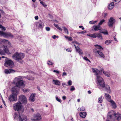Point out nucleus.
Segmentation results:
<instances>
[{"instance_id":"nucleus-16","label":"nucleus","mask_w":121,"mask_h":121,"mask_svg":"<svg viewBox=\"0 0 121 121\" xmlns=\"http://www.w3.org/2000/svg\"><path fill=\"white\" fill-rule=\"evenodd\" d=\"M16 86L17 87H19L21 86H23L24 85L23 81V80L17 82H16Z\"/></svg>"},{"instance_id":"nucleus-45","label":"nucleus","mask_w":121,"mask_h":121,"mask_svg":"<svg viewBox=\"0 0 121 121\" xmlns=\"http://www.w3.org/2000/svg\"><path fill=\"white\" fill-rule=\"evenodd\" d=\"M113 1L116 2V3H118L120 2L121 0H113Z\"/></svg>"},{"instance_id":"nucleus-22","label":"nucleus","mask_w":121,"mask_h":121,"mask_svg":"<svg viewBox=\"0 0 121 121\" xmlns=\"http://www.w3.org/2000/svg\"><path fill=\"white\" fill-rule=\"evenodd\" d=\"M52 81L56 85L60 86V82L59 80L53 79Z\"/></svg>"},{"instance_id":"nucleus-53","label":"nucleus","mask_w":121,"mask_h":121,"mask_svg":"<svg viewBox=\"0 0 121 121\" xmlns=\"http://www.w3.org/2000/svg\"><path fill=\"white\" fill-rule=\"evenodd\" d=\"M58 37V36H56L55 35H53L52 36V38L53 39H56V37Z\"/></svg>"},{"instance_id":"nucleus-57","label":"nucleus","mask_w":121,"mask_h":121,"mask_svg":"<svg viewBox=\"0 0 121 121\" xmlns=\"http://www.w3.org/2000/svg\"><path fill=\"white\" fill-rule=\"evenodd\" d=\"M35 19L36 20H38L39 18L38 17V16H36L35 17Z\"/></svg>"},{"instance_id":"nucleus-5","label":"nucleus","mask_w":121,"mask_h":121,"mask_svg":"<svg viewBox=\"0 0 121 121\" xmlns=\"http://www.w3.org/2000/svg\"><path fill=\"white\" fill-rule=\"evenodd\" d=\"M4 65V66L8 67L9 68H12L14 66L13 62L10 60H6Z\"/></svg>"},{"instance_id":"nucleus-42","label":"nucleus","mask_w":121,"mask_h":121,"mask_svg":"<svg viewBox=\"0 0 121 121\" xmlns=\"http://www.w3.org/2000/svg\"><path fill=\"white\" fill-rule=\"evenodd\" d=\"M68 86H71L72 84V81L70 80H69L68 82Z\"/></svg>"},{"instance_id":"nucleus-56","label":"nucleus","mask_w":121,"mask_h":121,"mask_svg":"<svg viewBox=\"0 0 121 121\" xmlns=\"http://www.w3.org/2000/svg\"><path fill=\"white\" fill-rule=\"evenodd\" d=\"M37 89L39 91H40L41 92H42V91H41L40 90V87L39 86H38L37 87Z\"/></svg>"},{"instance_id":"nucleus-7","label":"nucleus","mask_w":121,"mask_h":121,"mask_svg":"<svg viewBox=\"0 0 121 121\" xmlns=\"http://www.w3.org/2000/svg\"><path fill=\"white\" fill-rule=\"evenodd\" d=\"M14 109L17 111H20L22 109V103L20 102H18L17 103L13 105Z\"/></svg>"},{"instance_id":"nucleus-47","label":"nucleus","mask_w":121,"mask_h":121,"mask_svg":"<svg viewBox=\"0 0 121 121\" xmlns=\"http://www.w3.org/2000/svg\"><path fill=\"white\" fill-rule=\"evenodd\" d=\"M46 29L47 31H48L50 30V28L49 27H46Z\"/></svg>"},{"instance_id":"nucleus-3","label":"nucleus","mask_w":121,"mask_h":121,"mask_svg":"<svg viewBox=\"0 0 121 121\" xmlns=\"http://www.w3.org/2000/svg\"><path fill=\"white\" fill-rule=\"evenodd\" d=\"M92 70L93 72L95 73V75H96L97 80L98 82H99L100 83V81H102L101 80H103V78L102 77L99 76V75L100 74L101 72L100 70H99L97 69H95V70L93 68H92Z\"/></svg>"},{"instance_id":"nucleus-55","label":"nucleus","mask_w":121,"mask_h":121,"mask_svg":"<svg viewBox=\"0 0 121 121\" xmlns=\"http://www.w3.org/2000/svg\"><path fill=\"white\" fill-rule=\"evenodd\" d=\"M59 30H60L61 31H62V29L60 27H59L57 28Z\"/></svg>"},{"instance_id":"nucleus-43","label":"nucleus","mask_w":121,"mask_h":121,"mask_svg":"<svg viewBox=\"0 0 121 121\" xmlns=\"http://www.w3.org/2000/svg\"><path fill=\"white\" fill-rule=\"evenodd\" d=\"M80 109V111H84L85 110L83 106L81 107Z\"/></svg>"},{"instance_id":"nucleus-40","label":"nucleus","mask_w":121,"mask_h":121,"mask_svg":"<svg viewBox=\"0 0 121 121\" xmlns=\"http://www.w3.org/2000/svg\"><path fill=\"white\" fill-rule=\"evenodd\" d=\"M56 100L58 101V102H60V103L61 102V100L59 99V98H58V97L57 96L56 97Z\"/></svg>"},{"instance_id":"nucleus-34","label":"nucleus","mask_w":121,"mask_h":121,"mask_svg":"<svg viewBox=\"0 0 121 121\" xmlns=\"http://www.w3.org/2000/svg\"><path fill=\"white\" fill-rule=\"evenodd\" d=\"M0 29L3 31H4L6 30L5 27L1 25L0 24Z\"/></svg>"},{"instance_id":"nucleus-9","label":"nucleus","mask_w":121,"mask_h":121,"mask_svg":"<svg viewBox=\"0 0 121 121\" xmlns=\"http://www.w3.org/2000/svg\"><path fill=\"white\" fill-rule=\"evenodd\" d=\"M9 99L11 101H16L17 100V94L14 93H13L9 97Z\"/></svg>"},{"instance_id":"nucleus-15","label":"nucleus","mask_w":121,"mask_h":121,"mask_svg":"<svg viewBox=\"0 0 121 121\" xmlns=\"http://www.w3.org/2000/svg\"><path fill=\"white\" fill-rule=\"evenodd\" d=\"M35 94H32L31 95L29 98L30 101L32 102H33L35 100Z\"/></svg>"},{"instance_id":"nucleus-27","label":"nucleus","mask_w":121,"mask_h":121,"mask_svg":"<svg viewBox=\"0 0 121 121\" xmlns=\"http://www.w3.org/2000/svg\"><path fill=\"white\" fill-rule=\"evenodd\" d=\"M26 78L29 80H34L35 78L34 77H32L31 76H27L26 77Z\"/></svg>"},{"instance_id":"nucleus-36","label":"nucleus","mask_w":121,"mask_h":121,"mask_svg":"<svg viewBox=\"0 0 121 121\" xmlns=\"http://www.w3.org/2000/svg\"><path fill=\"white\" fill-rule=\"evenodd\" d=\"M62 28L64 29V30L65 32L67 34H69V32L68 29L65 27H63Z\"/></svg>"},{"instance_id":"nucleus-26","label":"nucleus","mask_w":121,"mask_h":121,"mask_svg":"<svg viewBox=\"0 0 121 121\" xmlns=\"http://www.w3.org/2000/svg\"><path fill=\"white\" fill-rule=\"evenodd\" d=\"M22 80V78L21 77H16L14 80V81L17 82H19V81H21V80Z\"/></svg>"},{"instance_id":"nucleus-2","label":"nucleus","mask_w":121,"mask_h":121,"mask_svg":"<svg viewBox=\"0 0 121 121\" xmlns=\"http://www.w3.org/2000/svg\"><path fill=\"white\" fill-rule=\"evenodd\" d=\"M101 81H100V83L99 82H98L99 86L102 88L105 87V90L107 91V92L110 93L111 92V90L109 86L107 85H105V82L103 79V80H101Z\"/></svg>"},{"instance_id":"nucleus-41","label":"nucleus","mask_w":121,"mask_h":121,"mask_svg":"<svg viewBox=\"0 0 121 121\" xmlns=\"http://www.w3.org/2000/svg\"><path fill=\"white\" fill-rule=\"evenodd\" d=\"M83 59L86 60V61H88L89 62H91V61H90V60H89L87 58V57H86V56H84V57H83Z\"/></svg>"},{"instance_id":"nucleus-4","label":"nucleus","mask_w":121,"mask_h":121,"mask_svg":"<svg viewBox=\"0 0 121 121\" xmlns=\"http://www.w3.org/2000/svg\"><path fill=\"white\" fill-rule=\"evenodd\" d=\"M93 52L95 53V56L97 57H100L104 58L105 57V56L104 53L100 50H97L96 49H94L93 50Z\"/></svg>"},{"instance_id":"nucleus-52","label":"nucleus","mask_w":121,"mask_h":121,"mask_svg":"<svg viewBox=\"0 0 121 121\" xmlns=\"http://www.w3.org/2000/svg\"><path fill=\"white\" fill-rule=\"evenodd\" d=\"M66 85V86H68V85H66V83H62V85L64 87H65V85Z\"/></svg>"},{"instance_id":"nucleus-6","label":"nucleus","mask_w":121,"mask_h":121,"mask_svg":"<svg viewBox=\"0 0 121 121\" xmlns=\"http://www.w3.org/2000/svg\"><path fill=\"white\" fill-rule=\"evenodd\" d=\"M0 35L7 38L10 37L11 38H12L13 37L12 34L10 32H5L0 30Z\"/></svg>"},{"instance_id":"nucleus-37","label":"nucleus","mask_w":121,"mask_h":121,"mask_svg":"<svg viewBox=\"0 0 121 121\" xmlns=\"http://www.w3.org/2000/svg\"><path fill=\"white\" fill-rule=\"evenodd\" d=\"M54 64L53 62L50 60H48V64L49 65H52Z\"/></svg>"},{"instance_id":"nucleus-51","label":"nucleus","mask_w":121,"mask_h":121,"mask_svg":"<svg viewBox=\"0 0 121 121\" xmlns=\"http://www.w3.org/2000/svg\"><path fill=\"white\" fill-rule=\"evenodd\" d=\"M67 75V73H66L65 72H64L62 74V76H66Z\"/></svg>"},{"instance_id":"nucleus-60","label":"nucleus","mask_w":121,"mask_h":121,"mask_svg":"<svg viewBox=\"0 0 121 121\" xmlns=\"http://www.w3.org/2000/svg\"><path fill=\"white\" fill-rule=\"evenodd\" d=\"M113 38H114V40L116 41H117V39L116 38H115V36H114L113 37Z\"/></svg>"},{"instance_id":"nucleus-21","label":"nucleus","mask_w":121,"mask_h":121,"mask_svg":"<svg viewBox=\"0 0 121 121\" xmlns=\"http://www.w3.org/2000/svg\"><path fill=\"white\" fill-rule=\"evenodd\" d=\"M14 72V71L13 69H5L4 71V72L6 74L10 73H11L13 72Z\"/></svg>"},{"instance_id":"nucleus-11","label":"nucleus","mask_w":121,"mask_h":121,"mask_svg":"<svg viewBox=\"0 0 121 121\" xmlns=\"http://www.w3.org/2000/svg\"><path fill=\"white\" fill-rule=\"evenodd\" d=\"M33 120L35 121L40 120L42 119L41 115L39 114H35L34 116Z\"/></svg>"},{"instance_id":"nucleus-44","label":"nucleus","mask_w":121,"mask_h":121,"mask_svg":"<svg viewBox=\"0 0 121 121\" xmlns=\"http://www.w3.org/2000/svg\"><path fill=\"white\" fill-rule=\"evenodd\" d=\"M75 88L74 87V86H71V89H70V91H73L75 90Z\"/></svg>"},{"instance_id":"nucleus-61","label":"nucleus","mask_w":121,"mask_h":121,"mask_svg":"<svg viewBox=\"0 0 121 121\" xmlns=\"http://www.w3.org/2000/svg\"><path fill=\"white\" fill-rule=\"evenodd\" d=\"M2 100L3 101V103L4 104V105H5V102L4 100L3 99H2Z\"/></svg>"},{"instance_id":"nucleus-17","label":"nucleus","mask_w":121,"mask_h":121,"mask_svg":"<svg viewBox=\"0 0 121 121\" xmlns=\"http://www.w3.org/2000/svg\"><path fill=\"white\" fill-rule=\"evenodd\" d=\"M114 115L117 120L118 121L120 120L121 119V115L119 113L115 114Z\"/></svg>"},{"instance_id":"nucleus-63","label":"nucleus","mask_w":121,"mask_h":121,"mask_svg":"<svg viewBox=\"0 0 121 121\" xmlns=\"http://www.w3.org/2000/svg\"><path fill=\"white\" fill-rule=\"evenodd\" d=\"M88 93L89 94H91V92L89 90L88 91Z\"/></svg>"},{"instance_id":"nucleus-64","label":"nucleus","mask_w":121,"mask_h":121,"mask_svg":"<svg viewBox=\"0 0 121 121\" xmlns=\"http://www.w3.org/2000/svg\"><path fill=\"white\" fill-rule=\"evenodd\" d=\"M97 22V21H93V24H95V23Z\"/></svg>"},{"instance_id":"nucleus-18","label":"nucleus","mask_w":121,"mask_h":121,"mask_svg":"<svg viewBox=\"0 0 121 121\" xmlns=\"http://www.w3.org/2000/svg\"><path fill=\"white\" fill-rule=\"evenodd\" d=\"M92 28L95 31H97L101 30V29H100V25H94L93 26Z\"/></svg>"},{"instance_id":"nucleus-33","label":"nucleus","mask_w":121,"mask_h":121,"mask_svg":"<svg viewBox=\"0 0 121 121\" xmlns=\"http://www.w3.org/2000/svg\"><path fill=\"white\" fill-rule=\"evenodd\" d=\"M105 31H103L102 30H101L99 32L100 33L103 34L105 35H108V33L107 30H106Z\"/></svg>"},{"instance_id":"nucleus-49","label":"nucleus","mask_w":121,"mask_h":121,"mask_svg":"<svg viewBox=\"0 0 121 121\" xmlns=\"http://www.w3.org/2000/svg\"><path fill=\"white\" fill-rule=\"evenodd\" d=\"M53 72H54L58 74L59 73V71L56 70H54L53 71Z\"/></svg>"},{"instance_id":"nucleus-23","label":"nucleus","mask_w":121,"mask_h":121,"mask_svg":"<svg viewBox=\"0 0 121 121\" xmlns=\"http://www.w3.org/2000/svg\"><path fill=\"white\" fill-rule=\"evenodd\" d=\"M100 71L101 72L102 71L103 73L106 76L108 77L110 76V74L108 72L105 71L103 68H102V69L100 70Z\"/></svg>"},{"instance_id":"nucleus-54","label":"nucleus","mask_w":121,"mask_h":121,"mask_svg":"<svg viewBox=\"0 0 121 121\" xmlns=\"http://www.w3.org/2000/svg\"><path fill=\"white\" fill-rule=\"evenodd\" d=\"M54 25L55 26V27L57 28H58V27H59V26H58V24H54Z\"/></svg>"},{"instance_id":"nucleus-35","label":"nucleus","mask_w":121,"mask_h":121,"mask_svg":"<svg viewBox=\"0 0 121 121\" xmlns=\"http://www.w3.org/2000/svg\"><path fill=\"white\" fill-rule=\"evenodd\" d=\"M103 101V98L102 96H101L98 99V102L99 103H101Z\"/></svg>"},{"instance_id":"nucleus-1","label":"nucleus","mask_w":121,"mask_h":121,"mask_svg":"<svg viewBox=\"0 0 121 121\" xmlns=\"http://www.w3.org/2000/svg\"><path fill=\"white\" fill-rule=\"evenodd\" d=\"M24 57V54L23 53L16 52L12 56L13 59L17 60H22Z\"/></svg>"},{"instance_id":"nucleus-62","label":"nucleus","mask_w":121,"mask_h":121,"mask_svg":"<svg viewBox=\"0 0 121 121\" xmlns=\"http://www.w3.org/2000/svg\"><path fill=\"white\" fill-rule=\"evenodd\" d=\"M8 41V40H6L5 39H3V40H2V41L4 42H6V41Z\"/></svg>"},{"instance_id":"nucleus-28","label":"nucleus","mask_w":121,"mask_h":121,"mask_svg":"<svg viewBox=\"0 0 121 121\" xmlns=\"http://www.w3.org/2000/svg\"><path fill=\"white\" fill-rule=\"evenodd\" d=\"M114 4L112 2L108 6V9L111 10L114 7Z\"/></svg>"},{"instance_id":"nucleus-46","label":"nucleus","mask_w":121,"mask_h":121,"mask_svg":"<svg viewBox=\"0 0 121 121\" xmlns=\"http://www.w3.org/2000/svg\"><path fill=\"white\" fill-rule=\"evenodd\" d=\"M86 32V31L85 30H84L83 31H82L81 32H79L78 33L79 34H84Z\"/></svg>"},{"instance_id":"nucleus-29","label":"nucleus","mask_w":121,"mask_h":121,"mask_svg":"<svg viewBox=\"0 0 121 121\" xmlns=\"http://www.w3.org/2000/svg\"><path fill=\"white\" fill-rule=\"evenodd\" d=\"M95 46L96 47V48L94 49H96L97 50H99V49H103V48L101 47V46L98 45H95Z\"/></svg>"},{"instance_id":"nucleus-59","label":"nucleus","mask_w":121,"mask_h":121,"mask_svg":"<svg viewBox=\"0 0 121 121\" xmlns=\"http://www.w3.org/2000/svg\"><path fill=\"white\" fill-rule=\"evenodd\" d=\"M89 23L91 24H93V21H90L89 22Z\"/></svg>"},{"instance_id":"nucleus-39","label":"nucleus","mask_w":121,"mask_h":121,"mask_svg":"<svg viewBox=\"0 0 121 121\" xmlns=\"http://www.w3.org/2000/svg\"><path fill=\"white\" fill-rule=\"evenodd\" d=\"M105 20L104 19H103L100 21L98 25H101L104 22Z\"/></svg>"},{"instance_id":"nucleus-31","label":"nucleus","mask_w":121,"mask_h":121,"mask_svg":"<svg viewBox=\"0 0 121 121\" xmlns=\"http://www.w3.org/2000/svg\"><path fill=\"white\" fill-rule=\"evenodd\" d=\"M96 37H98V38H100L101 39H102V37L101 34L100 33H97L96 34Z\"/></svg>"},{"instance_id":"nucleus-8","label":"nucleus","mask_w":121,"mask_h":121,"mask_svg":"<svg viewBox=\"0 0 121 121\" xmlns=\"http://www.w3.org/2000/svg\"><path fill=\"white\" fill-rule=\"evenodd\" d=\"M3 46L4 48V51L0 49V54L1 55H5V53H6L8 54H10V53L7 46H4V45H3Z\"/></svg>"},{"instance_id":"nucleus-19","label":"nucleus","mask_w":121,"mask_h":121,"mask_svg":"<svg viewBox=\"0 0 121 121\" xmlns=\"http://www.w3.org/2000/svg\"><path fill=\"white\" fill-rule=\"evenodd\" d=\"M105 96L106 98L108 101L110 102V101L112 100L111 99V96L109 94H106L105 93Z\"/></svg>"},{"instance_id":"nucleus-12","label":"nucleus","mask_w":121,"mask_h":121,"mask_svg":"<svg viewBox=\"0 0 121 121\" xmlns=\"http://www.w3.org/2000/svg\"><path fill=\"white\" fill-rule=\"evenodd\" d=\"M114 20H115L112 17H111L110 18L108 23V25L109 27H111L113 25L114 22Z\"/></svg>"},{"instance_id":"nucleus-38","label":"nucleus","mask_w":121,"mask_h":121,"mask_svg":"<svg viewBox=\"0 0 121 121\" xmlns=\"http://www.w3.org/2000/svg\"><path fill=\"white\" fill-rule=\"evenodd\" d=\"M105 43L107 45L109 44L110 43H111L110 41L109 40H107L105 41Z\"/></svg>"},{"instance_id":"nucleus-14","label":"nucleus","mask_w":121,"mask_h":121,"mask_svg":"<svg viewBox=\"0 0 121 121\" xmlns=\"http://www.w3.org/2000/svg\"><path fill=\"white\" fill-rule=\"evenodd\" d=\"M74 46L75 47L76 51L77 52H78L80 55L83 54V53L82 50L80 49L79 47H77L75 44H74Z\"/></svg>"},{"instance_id":"nucleus-25","label":"nucleus","mask_w":121,"mask_h":121,"mask_svg":"<svg viewBox=\"0 0 121 121\" xmlns=\"http://www.w3.org/2000/svg\"><path fill=\"white\" fill-rule=\"evenodd\" d=\"M110 102L111 103L112 105L113 108H116L117 107V105L116 103L112 100H111L110 101Z\"/></svg>"},{"instance_id":"nucleus-13","label":"nucleus","mask_w":121,"mask_h":121,"mask_svg":"<svg viewBox=\"0 0 121 121\" xmlns=\"http://www.w3.org/2000/svg\"><path fill=\"white\" fill-rule=\"evenodd\" d=\"M36 26L37 27L40 28H42L44 26V23L41 21H39V22L37 23Z\"/></svg>"},{"instance_id":"nucleus-24","label":"nucleus","mask_w":121,"mask_h":121,"mask_svg":"<svg viewBox=\"0 0 121 121\" xmlns=\"http://www.w3.org/2000/svg\"><path fill=\"white\" fill-rule=\"evenodd\" d=\"M86 115V112H81L80 113V115L82 117L84 118H85Z\"/></svg>"},{"instance_id":"nucleus-58","label":"nucleus","mask_w":121,"mask_h":121,"mask_svg":"<svg viewBox=\"0 0 121 121\" xmlns=\"http://www.w3.org/2000/svg\"><path fill=\"white\" fill-rule=\"evenodd\" d=\"M66 97L65 96H64L62 97L63 99L64 100L65 99H66Z\"/></svg>"},{"instance_id":"nucleus-10","label":"nucleus","mask_w":121,"mask_h":121,"mask_svg":"<svg viewBox=\"0 0 121 121\" xmlns=\"http://www.w3.org/2000/svg\"><path fill=\"white\" fill-rule=\"evenodd\" d=\"M19 99L23 104H25L27 103L26 98L24 95H21L19 96Z\"/></svg>"},{"instance_id":"nucleus-20","label":"nucleus","mask_w":121,"mask_h":121,"mask_svg":"<svg viewBox=\"0 0 121 121\" xmlns=\"http://www.w3.org/2000/svg\"><path fill=\"white\" fill-rule=\"evenodd\" d=\"M19 121H27V119L26 117H22L20 115L19 116Z\"/></svg>"},{"instance_id":"nucleus-50","label":"nucleus","mask_w":121,"mask_h":121,"mask_svg":"<svg viewBox=\"0 0 121 121\" xmlns=\"http://www.w3.org/2000/svg\"><path fill=\"white\" fill-rule=\"evenodd\" d=\"M68 40L69 41H72L73 40V39L71 37H69Z\"/></svg>"},{"instance_id":"nucleus-32","label":"nucleus","mask_w":121,"mask_h":121,"mask_svg":"<svg viewBox=\"0 0 121 121\" xmlns=\"http://www.w3.org/2000/svg\"><path fill=\"white\" fill-rule=\"evenodd\" d=\"M43 0H39L40 3L44 7H46L47 6V5L43 1Z\"/></svg>"},{"instance_id":"nucleus-48","label":"nucleus","mask_w":121,"mask_h":121,"mask_svg":"<svg viewBox=\"0 0 121 121\" xmlns=\"http://www.w3.org/2000/svg\"><path fill=\"white\" fill-rule=\"evenodd\" d=\"M66 51L67 52H71L72 51V50L70 48H68L67 49H66Z\"/></svg>"},{"instance_id":"nucleus-30","label":"nucleus","mask_w":121,"mask_h":121,"mask_svg":"<svg viewBox=\"0 0 121 121\" xmlns=\"http://www.w3.org/2000/svg\"><path fill=\"white\" fill-rule=\"evenodd\" d=\"M87 35L91 38H95L96 37V34L95 33L89 34H87Z\"/></svg>"}]
</instances>
